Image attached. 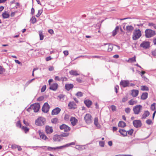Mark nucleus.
<instances>
[{
    "instance_id": "f257e3e1",
    "label": "nucleus",
    "mask_w": 156,
    "mask_h": 156,
    "mask_svg": "<svg viewBox=\"0 0 156 156\" xmlns=\"http://www.w3.org/2000/svg\"><path fill=\"white\" fill-rule=\"evenodd\" d=\"M141 36V32L140 30L139 29L135 30L133 32V40H136L139 39Z\"/></svg>"
},
{
    "instance_id": "f03ea898",
    "label": "nucleus",
    "mask_w": 156,
    "mask_h": 156,
    "mask_svg": "<svg viewBox=\"0 0 156 156\" xmlns=\"http://www.w3.org/2000/svg\"><path fill=\"white\" fill-rule=\"evenodd\" d=\"M142 109L143 107L142 105H137L133 107V110L135 114L138 115L141 112Z\"/></svg>"
},
{
    "instance_id": "7ed1b4c3",
    "label": "nucleus",
    "mask_w": 156,
    "mask_h": 156,
    "mask_svg": "<svg viewBox=\"0 0 156 156\" xmlns=\"http://www.w3.org/2000/svg\"><path fill=\"white\" fill-rule=\"evenodd\" d=\"M45 123V119L43 117H40L36 119L35 124L37 126H42Z\"/></svg>"
},
{
    "instance_id": "20e7f679",
    "label": "nucleus",
    "mask_w": 156,
    "mask_h": 156,
    "mask_svg": "<svg viewBox=\"0 0 156 156\" xmlns=\"http://www.w3.org/2000/svg\"><path fill=\"white\" fill-rule=\"evenodd\" d=\"M145 36L147 38L151 37L155 34V32L151 29H147L145 30Z\"/></svg>"
},
{
    "instance_id": "39448f33",
    "label": "nucleus",
    "mask_w": 156,
    "mask_h": 156,
    "mask_svg": "<svg viewBox=\"0 0 156 156\" xmlns=\"http://www.w3.org/2000/svg\"><path fill=\"white\" fill-rule=\"evenodd\" d=\"M84 120L88 124H90L92 122V116L89 114H86L84 117Z\"/></svg>"
},
{
    "instance_id": "423d86ee",
    "label": "nucleus",
    "mask_w": 156,
    "mask_h": 156,
    "mask_svg": "<svg viewBox=\"0 0 156 156\" xmlns=\"http://www.w3.org/2000/svg\"><path fill=\"white\" fill-rule=\"evenodd\" d=\"M30 108L34 112H37L40 108V105L39 103H35L31 105Z\"/></svg>"
},
{
    "instance_id": "0eeeda50",
    "label": "nucleus",
    "mask_w": 156,
    "mask_h": 156,
    "mask_svg": "<svg viewBox=\"0 0 156 156\" xmlns=\"http://www.w3.org/2000/svg\"><path fill=\"white\" fill-rule=\"evenodd\" d=\"M130 84L129 81L128 80H122L120 82V86L125 87H129Z\"/></svg>"
},
{
    "instance_id": "6e6552de",
    "label": "nucleus",
    "mask_w": 156,
    "mask_h": 156,
    "mask_svg": "<svg viewBox=\"0 0 156 156\" xmlns=\"http://www.w3.org/2000/svg\"><path fill=\"white\" fill-rule=\"evenodd\" d=\"M49 108V105L47 103H45L42 108V110L43 112L47 113L48 111Z\"/></svg>"
},
{
    "instance_id": "1a4fd4ad",
    "label": "nucleus",
    "mask_w": 156,
    "mask_h": 156,
    "mask_svg": "<svg viewBox=\"0 0 156 156\" xmlns=\"http://www.w3.org/2000/svg\"><path fill=\"white\" fill-rule=\"evenodd\" d=\"M60 129L61 130H64L65 132H68L70 130V128L68 126L63 124L60 126Z\"/></svg>"
},
{
    "instance_id": "9d476101",
    "label": "nucleus",
    "mask_w": 156,
    "mask_h": 156,
    "mask_svg": "<svg viewBox=\"0 0 156 156\" xmlns=\"http://www.w3.org/2000/svg\"><path fill=\"white\" fill-rule=\"evenodd\" d=\"M133 124L134 126L136 128L140 127L142 125V123L140 120H135L133 122Z\"/></svg>"
},
{
    "instance_id": "9b49d317",
    "label": "nucleus",
    "mask_w": 156,
    "mask_h": 156,
    "mask_svg": "<svg viewBox=\"0 0 156 156\" xmlns=\"http://www.w3.org/2000/svg\"><path fill=\"white\" fill-rule=\"evenodd\" d=\"M62 146L56 147H51L48 146L47 149L48 151H55L56 149H62Z\"/></svg>"
},
{
    "instance_id": "f8f14e48",
    "label": "nucleus",
    "mask_w": 156,
    "mask_h": 156,
    "mask_svg": "<svg viewBox=\"0 0 156 156\" xmlns=\"http://www.w3.org/2000/svg\"><path fill=\"white\" fill-rule=\"evenodd\" d=\"M68 107L69 109H74L76 108L77 106L74 102L72 101L69 102L68 105Z\"/></svg>"
},
{
    "instance_id": "ddd939ff",
    "label": "nucleus",
    "mask_w": 156,
    "mask_h": 156,
    "mask_svg": "<svg viewBox=\"0 0 156 156\" xmlns=\"http://www.w3.org/2000/svg\"><path fill=\"white\" fill-rule=\"evenodd\" d=\"M141 47H142L144 48L147 49L150 46L149 42L148 41H144L140 44V45Z\"/></svg>"
},
{
    "instance_id": "4468645a",
    "label": "nucleus",
    "mask_w": 156,
    "mask_h": 156,
    "mask_svg": "<svg viewBox=\"0 0 156 156\" xmlns=\"http://www.w3.org/2000/svg\"><path fill=\"white\" fill-rule=\"evenodd\" d=\"M38 133L40 138L44 140H47L48 139V138L43 132H42L40 130H39L38 131Z\"/></svg>"
},
{
    "instance_id": "2eb2a0df",
    "label": "nucleus",
    "mask_w": 156,
    "mask_h": 156,
    "mask_svg": "<svg viewBox=\"0 0 156 156\" xmlns=\"http://www.w3.org/2000/svg\"><path fill=\"white\" fill-rule=\"evenodd\" d=\"M61 109L58 107L55 108L51 112V114L52 115H57L60 112Z\"/></svg>"
},
{
    "instance_id": "dca6fc26",
    "label": "nucleus",
    "mask_w": 156,
    "mask_h": 156,
    "mask_svg": "<svg viewBox=\"0 0 156 156\" xmlns=\"http://www.w3.org/2000/svg\"><path fill=\"white\" fill-rule=\"evenodd\" d=\"M45 132L47 134H50L53 132V129L52 127L47 126L45 127Z\"/></svg>"
},
{
    "instance_id": "f3484780",
    "label": "nucleus",
    "mask_w": 156,
    "mask_h": 156,
    "mask_svg": "<svg viewBox=\"0 0 156 156\" xmlns=\"http://www.w3.org/2000/svg\"><path fill=\"white\" fill-rule=\"evenodd\" d=\"M58 86V85L57 83H54L50 86L49 89L50 90L55 91L57 89Z\"/></svg>"
},
{
    "instance_id": "a211bd4d",
    "label": "nucleus",
    "mask_w": 156,
    "mask_h": 156,
    "mask_svg": "<svg viewBox=\"0 0 156 156\" xmlns=\"http://www.w3.org/2000/svg\"><path fill=\"white\" fill-rule=\"evenodd\" d=\"M70 121L73 126L76 125L78 122L77 119L74 117H72L70 119Z\"/></svg>"
},
{
    "instance_id": "6ab92c4d",
    "label": "nucleus",
    "mask_w": 156,
    "mask_h": 156,
    "mask_svg": "<svg viewBox=\"0 0 156 156\" xmlns=\"http://www.w3.org/2000/svg\"><path fill=\"white\" fill-rule=\"evenodd\" d=\"M139 94V91L136 90H133L131 91V95L133 97L137 96Z\"/></svg>"
},
{
    "instance_id": "aec40b11",
    "label": "nucleus",
    "mask_w": 156,
    "mask_h": 156,
    "mask_svg": "<svg viewBox=\"0 0 156 156\" xmlns=\"http://www.w3.org/2000/svg\"><path fill=\"white\" fill-rule=\"evenodd\" d=\"M84 103L87 107L89 108L92 104V102L89 100H86L84 101Z\"/></svg>"
},
{
    "instance_id": "412c9836",
    "label": "nucleus",
    "mask_w": 156,
    "mask_h": 156,
    "mask_svg": "<svg viewBox=\"0 0 156 156\" xmlns=\"http://www.w3.org/2000/svg\"><path fill=\"white\" fill-rule=\"evenodd\" d=\"M73 87V84H66L65 86L66 89L67 90H69Z\"/></svg>"
},
{
    "instance_id": "4be33fe9",
    "label": "nucleus",
    "mask_w": 156,
    "mask_h": 156,
    "mask_svg": "<svg viewBox=\"0 0 156 156\" xmlns=\"http://www.w3.org/2000/svg\"><path fill=\"white\" fill-rule=\"evenodd\" d=\"M134 28L132 26H127L126 27V30L128 32H131L133 30Z\"/></svg>"
},
{
    "instance_id": "5701e85b",
    "label": "nucleus",
    "mask_w": 156,
    "mask_h": 156,
    "mask_svg": "<svg viewBox=\"0 0 156 156\" xmlns=\"http://www.w3.org/2000/svg\"><path fill=\"white\" fill-rule=\"evenodd\" d=\"M53 140L55 141H60V136L58 135H55L53 137Z\"/></svg>"
},
{
    "instance_id": "b1692460",
    "label": "nucleus",
    "mask_w": 156,
    "mask_h": 156,
    "mask_svg": "<svg viewBox=\"0 0 156 156\" xmlns=\"http://www.w3.org/2000/svg\"><path fill=\"white\" fill-rule=\"evenodd\" d=\"M119 132L124 136H126L127 135V132L124 129H120L119 130Z\"/></svg>"
},
{
    "instance_id": "393cba45",
    "label": "nucleus",
    "mask_w": 156,
    "mask_h": 156,
    "mask_svg": "<svg viewBox=\"0 0 156 156\" xmlns=\"http://www.w3.org/2000/svg\"><path fill=\"white\" fill-rule=\"evenodd\" d=\"M150 115L149 112L148 111H145L142 115V119H145Z\"/></svg>"
},
{
    "instance_id": "a878e982",
    "label": "nucleus",
    "mask_w": 156,
    "mask_h": 156,
    "mask_svg": "<svg viewBox=\"0 0 156 156\" xmlns=\"http://www.w3.org/2000/svg\"><path fill=\"white\" fill-rule=\"evenodd\" d=\"M119 29V27L118 26H117L115 27V29L112 32V35L113 36H115L117 34L118 30Z\"/></svg>"
},
{
    "instance_id": "bb28decb",
    "label": "nucleus",
    "mask_w": 156,
    "mask_h": 156,
    "mask_svg": "<svg viewBox=\"0 0 156 156\" xmlns=\"http://www.w3.org/2000/svg\"><path fill=\"white\" fill-rule=\"evenodd\" d=\"M137 103V101L133 99H131L129 101V103L130 105H133Z\"/></svg>"
},
{
    "instance_id": "cd10ccee",
    "label": "nucleus",
    "mask_w": 156,
    "mask_h": 156,
    "mask_svg": "<svg viewBox=\"0 0 156 156\" xmlns=\"http://www.w3.org/2000/svg\"><path fill=\"white\" fill-rule=\"evenodd\" d=\"M94 125L97 127H100V125L98 123V118L96 117L94 118Z\"/></svg>"
},
{
    "instance_id": "c85d7f7f",
    "label": "nucleus",
    "mask_w": 156,
    "mask_h": 156,
    "mask_svg": "<svg viewBox=\"0 0 156 156\" xmlns=\"http://www.w3.org/2000/svg\"><path fill=\"white\" fill-rule=\"evenodd\" d=\"M70 74L73 76H77L79 75V74L77 73V71L76 70H71L69 72Z\"/></svg>"
},
{
    "instance_id": "c756f323",
    "label": "nucleus",
    "mask_w": 156,
    "mask_h": 156,
    "mask_svg": "<svg viewBox=\"0 0 156 156\" xmlns=\"http://www.w3.org/2000/svg\"><path fill=\"white\" fill-rule=\"evenodd\" d=\"M118 125L119 127H124L126 126V124L122 121H120L119 122Z\"/></svg>"
},
{
    "instance_id": "7c9ffc66",
    "label": "nucleus",
    "mask_w": 156,
    "mask_h": 156,
    "mask_svg": "<svg viewBox=\"0 0 156 156\" xmlns=\"http://www.w3.org/2000/svg\"><path fill=\"white\" fill-rule=\"evenodd\" d=\"M147 95L148 94L147 93H143L141 97V99L143 100L146 99L147 97Z\"/></svg>"
},
{
    "instance_id": "2f4dec72",
    "label": "nucleus",
    "mask_w": 156,
    "mask_h": 156,
    "mask_svg": "<svg viewBox=\"0 0 156 156\" xmlns=\"http://www.w3.org/2000/svg\"><path fill=\"white\" fill-rule=\"evenodd\" d=\"M39 34V35L40 39V40H42L44 39V35L43 34L42 31L40 30L38 32Z\"/></svg>"
},
{
    "instance_id": "473e14b6",
    "label": "nucleus",
    "mask_w": 156,
    "mask_h": 156,
    "mask_svg": "<svg viewBox=\"0 0 156 156\" xmlns=\"http://www.w3.org/2000/svg\"><path fill=\"white\" fill-rule=\"evenodd\" d=\"M75 144V142H72L69 143V144H67L65 145L62 146V149H63L65 147H69V146H70V145H74Z\"/></svg>"
},
{
    "instance_id": "72a5a7b5",
    "label": "nucleus",
    "mask_w": 156,
    "mask_h": 156,
    "mask_svg": "<svg viewBox=\"0 0 156 156\" xmlns=\"http://www.w3.org/2000/svg\"><path fill=\"white\" fill-rule=\"evenodd\" d=\"M2 16L4 18H7L9 16L8 12L5 11L3 13Z\"/></svg>"
},
{
    "instance_id": "f704fd0d",
    "label": "nucleus",
    "mask_w": 156,
    "mask_h": 156,
    "mask_svg": "<svg viewBox=\"0 0 156 156\" xmlns=\"http://www.w3.org/2000/svg\"><path fill=\"white\" fill-rule=\"evenodd\" d=\"M136 56H135L133 58H130L127 61V62H135L136 61Z\"/></svg>"
},
{
    "instance_id": "c9c22d12",
    "label": "nucleus",
    "mask_w": 156,
    "mask_h": 156,
    "mask_svg": "<svg viewBox=\"0 0 156 156\" xmlns=\"http://www.w3.org/2000/svg\"><path fill=\"white\" fill-rule=\"evenodd\" d=\"M141 90L143 91H148V88L145 86H142L140 87Z\"/></svg>"
},
{
    "instance_id": "e433bc0d",
    "label": "nucleus",
    "mask_w": 156,
    "mask_h": 156,
    "mask_svg": "<svg viewBox=\"0 0 156 156\" xmlns=\"http://www.w3.org/2000/svg\"><path fill=\"white\" fill-rule=\"evenodd\" d=\"M22 129L26 133L29 130V129L26 127L23 126L21 127Z\"/></svg>"
},
{
    "instance_id": "4c0bfd02",
    "label": "nucleus",
    "mask_w": 156,
    "mask_h": 156,
    "mask_svg": "<svg viewBox=\"0 0 156 156\" xmlns=\"http://www.w3.org/2000/svg\"><path fill=\"white\" fill-rule=\"evenodd\" d=\"M148 26L149 27H153L154 29H156V24L152 23H149Z\"/></svg>"
},
{
    "instance_id": "58836bf2",
    "label": "nucleus",
    "mask_w": 156,
    "mask_h": 156,
    "mask_svg": "<svg viewBox=\"0 0 156 156\" xmlns=\"http://www.w3.org/2000/svg\"><path fill=\"white\" fill-rule=\"evenodd\" d=\"M155 103H153L152 104L151 106V109L152 110L155 111Z\"/></svg>"
},
{
    "instance_id": "ea45409f",
    "label": "nucleus",
    "mask_w": 156,
    "mask_h": 156,
    "mask_svg": "<svg viewBox=\"0 0 156 156\" xmlns=\"http://www.w3.org/2000/svg\"><path fill=\"white\" fill-rule=\"evenodd\" d=\"M113 47L112 45L111 44H109L108 46V51H111L113 49Z\"/></svg>"
},
{
    "instance_id": "a19ab883",
    "label": "nucleus",
    "mask_w": 156,
    "mask_h": 156,
    "mask_svg": "<svg viewBox=\"0 0 156 156\" xmlns=\"http://www.w3.org/2000/svg\"><path fill=\"white\" fill-rule=\"evenodd\" d=\"M5 71V69L3 68L2 66H0V74H2Z\"/></svg>"
},
{
    "instance_id": "79ce46f5",
    "label": "nucleus",
    "mask_w": 156,
    "mask_h": 156,
    "mask_svg": "<svg viewBox=\"0 0 156 156\" xmlns=\"http://www.w3.org/2000/svg\"><path fill=\"white\" fill-rule=\"evenodd\" d=\"M58 119L57 118H53V119H51V122L52 123H53L55 124L56 123H57V122H58Z\"/></svg>"
},
{
    "instance_id": "37998d69",
    "label": "nucleus",
    "mask_w": 156,
    "mask_h": 156,
    "mask_svg": "<svg viewBox=\"0 0 156 156\" xmlns=\"http://www.w3.org/2000/svg\"><path fill=\"white\" fill-rule=\"evenodd\" d=\"M43 11L42 9L39 10L38 11V13L36 15L37 17H39L42 13Z\"/></svg>"
},
{
    "instance_id": "c03bdc74",
    "label": "nucleus",
    "mask_w": 156,
    "mask_h": 156,
    "mask_svg": "<svg viewBox=\"0 0 156 156\" xmlns=\"http://www.w3.org/2000/svg\"><path fill=\"white\" fill-rule=\"evenodd\" d=\"M36 19L35 17H32L30 19V21L32 23H35L36 22Z\"/></svg>"
},
{
    "instance_id": "a18cd8bd",
    "label": "nucleus",
    "mask_w": 156,
    "mask_h": 156,
    "mask_svg": "<svg viewBox=\"0 0 156 156\" xmlns=\"http://www.w3.org/2000/svg\"><path fill=\"white\" fill-rule=\"evenodd\" d=\"M111 108L113 112L115 111L116 110V107L114 105H111Z\"/></svg>"
},
{
    "instance_id": "49530a36",
    "label": "nucleus",
    "mask_w": 156,
    "mask_h": 156,
    "mask_svg": "<svg viewBox=\"0 0 156 156\" xmlns=\"http://www.w3.org/2000/svg\"><path fill=\"white\" fill-rule=\"evenodd\" d=\"M55 80L56 81H62V77L60 78L58 76H55Z\"/></svg>"
},
{
    "instance_id": "de8ad7c7",
    "label": "nucleus",
    "mask_w": 156,
    "mask_h": 156,
    "mask_svg": "<svg viewBox=\"0 0 156 156\" xmlns=\"http://www.w3.org/2000/svg\"><path fill=\"white\" fill-rule=\"evenodd\" d=\"M131 109L129 108H125V111L126 113H129L130 112Z\"/></svg>"
},
{
    "instance_id": "09e8293b",
    "label": "nucleus",
    "mask_w": 156,
    "mask_h": 156,
    "mask_svg": "<svg viewBox=\"0 0 156 156\" xmlns=\"http://www.w3.org/2000/svg\"><path fill=\"white\" fill-rule=\"evenodd\" d=\"M16 126L17 127H19L20 128H21L22 127L21 124L19 121L17 122L16 124Z\"/></svg>"
},
{
    "instance_id": "8fccbe9b",
    "label": "nucleus",
    "mask_w": 156,
    "mask_h": 156,
    "mask_svg": "<svg viewBox=\"0 0 156 156\" xmlns=\"http://www.w3.org/2000/svg\"><path fill=\"white\" fill-rule=\"evenodd\" d=\"M35 79V78H34L30 80H29L26 83V86H28L30 83L32 82Z\"/></svg>"
},
{
    "instance_id": "3c124183",
    "label": "nucleus",
    "mask_w": 156,
    "mask_h": 156,
    "mask_svg": "<svg viewBox=\"0 0 156 156\" xmlns=\"http://www.w3.org/2000/svg\"><path fill=\"white\" fill-rule=\"evenodd\" d=\"M146 123L148 125H150L152 123V121L151 120L148 119L146 120Z\"/></svg>"
},
{
    "instance_id": "603ef678",
    "label": "nucleus",
    "mask_w": 156,
    "mask_h": 156,
    "mask_svg": "<svg viewBox=\"0 0 156 156\" xmlns=\"http://www.w3.org/2000/svg\"><path fill=\"white\" fill-rule=\"evenodd\" d=\"M69 115L67 114H66L65 115L64 117V119L66 120H68L69 119Z\"/></svg>"
},
{
    "instance_id": "864d4df0",
    "label": "nucleus",
    "mask_w": 156,
    "mask_h": 156,
    "mask_svg": "<svg viewBox=\"0 0 156 156\" xmlns=\"http://www.w3.org/2000/svg\"><path fill=\"white\" fill-rule=\"evenodd\" d=\"M99 145L101 147H104L105 145V143L104 142L102 141H100L99 142Z\"/></svg>"
},
{
    "instance_id": "5fc2aeb1",
    "label": "nucleus",
    "mask_w": 156,
    "mask_h": 156,
    "mask_svg": "<svg viewBox=\"0 0 156 156\" xmlns=\"http://www.w3.org/2000/svg\"><path fill=\"white\" fill-rule=\"evenodd\" d=\"M133 129H131L129 131H127L128 133L130 135H131L132 133H133Z\"/></svg>"
},
{
    "instance_id": "6e6d98bb",
    "label": "nucleus",
    "mask_w": 156,
    "mask_h": 156,
    "mask_svg": "<svg viewBox=\"0 0 156 156\" xmlns=\"http://www.w3.org/2000/svg\"><path fill=\"white\" fill-rule=\"evenodd\" d=\"M76 95L78 97H81L82 96L83 94L81 92H78L76 93Z\"/></svg>"
},
{
    "instance_id": "4d7b16f0",
    "label": "nucleus",
    "mask_w": 156,
    "mask_h": 156,
    "mask_svg": "<svg viewBox=\"0 0 156 156\" xmlns=\"http://www.w3.org/2000/svg\"><path fill=\"white\" fill-rule=\"evenodd\" d=\"M69 135V133H64L61 134V136L63 137H67Z\"/></svg>"
},
{
    "instance_id": "13d9d810",
    "label": "nucleus",
    "mask_w": 156,
    "mask_h": 156,
    "mask_svg": "<svg viewBox=\"0 0 156 156\" xmlns=\"http://www.w3.org/2000/svg\"><path fill=\"white\" fill-rule=\"evenodd\" d=\"M152 55L154 57H156V49L151 52Z\"/></svg>"
},
{
    "instance_id": "bf43d9fd",
    "label": "nucleus",
    "mask_w": 156,
    "mask_h": 156,
    "mask_svg": "<svg viewBox=\"0 0 156 156\" xmlns=\"http://www.w3.org/2000/svg\"><path fill=\"white\" fill-rule=\"evenodd\" d=\"M46 87L45 85L43 86L41 89V92H43L46 89Z\"/></svg>"
},
{
    "instance_id": "052dcab7",
    "label": "nucleus",
    "mask_w": 156,
    "mask_h": 156,
    "mask_svg": "<svg viewBox=\"0 0 156 156\" xmlns=\"http://www.w3.org/2000/svg\"><path fill=\"white\" fill-rule=\"evenodd\" d=\"M128 99V98L127 97H125L123 98L122 99V101L123 102H125L127 101Z\"/></svg>"
},
{
    "instance_id": "680f3d73",
    "label": "nucleus",
    "mask_w": 156,
    "mask_h": 156,
    "mask_svg": "<svg viewBox=\"0 0 156 156\" xmlns=\"http://www.w3.org/2000/svg\"><path fill=\"white\" fill-rule=\"evenodd\" d=\"M64 96L62 94H60L58 96V97L59 98V99L61 100L62 99V100H63L64 98Z\"/></svg>"
},
{
    "instance_id": "e2e57ef3",
    "label": "nucleus",
    "mask_w": 156,
    "mask_h": 156,
    "mask_svg": "<svg viewBox=\"0 0 156 156\" xmlns=\"http://www.w3.org/2000/svg\"><path fill=\"white\" fill-rule=\"evenodd\" d=\"M90 57H91V58H100L101 57V56H98V55H94L93 56H90Z\"/></svg>"
},
{
    "instance_id": "0e129e2a",
    "label": "nucleus",
    "mask_w": 156,
    "mask_h": 156,
    "mask_svg": "<svg viewBox=\"0 0 156 156\" xmlns=\"http://www.w3.org/2000/svg\"><path fill=\"white\" fill-rule=\"evenodd\" d=\"M47 147L48 146H42V147L37 146V147L41 148L42 149H44V150H47Z\"/></svg>"
},
{
    "instance_id": "69168bd1",
    "label": "nucleus",
    "mask_w": 156,
    "mask_h": 156,
    "mask_svg": "<svg viewBox=\"0 0 156 156\" xmlns=\"http://www.w3.org/2000/svg\"><path fill=\"white\" fill-rule=\"evenodd\" d=\"M23 122L24 124L27 126L29 125V123L27 122L24 119L23 120Z\"/></svg>"
},
{
    "instance_id": "338daca9",
    "label": "nucleus",
    "mask_w": 156,
    "mask_h": 156,
    "mask_svg": "<svg viewBox=\"0 0 156 156\" xmlns=\"http://www.w3.org/2000/svg\"><path fill=\"white\" fill-rule=\"evenodd\" d=\"M82 147V146L80 145H76L75 148L76 149L80 150Z\"/></svg>"
},
{
    "instance_id": "774afa93",
    "label": "nucleus",
    "mask_w": 156,
    "mask_h": 156,
    "mask_svg": "<svg viewBox=\"0 0 156 156\" xmlns=\"http://www.w3.org/2000/svg\"><path fill=\"white\" fill-rule=\"evenodd\" d=\"M63 53L66 56L67 55L69 54V52L67 50L64 51H63Z\"/></svg>"
}]
</instances>
